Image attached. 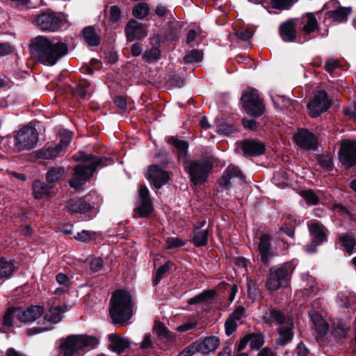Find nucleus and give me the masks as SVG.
Listing matches in <instances>:
<instances>
[{
    "label": "nucleus",
    "instance_id": "f257e3e1",
    "mask_svg": "<svg viewBox=\"0 0 356 356\" xmlns=\"http://www.w3.org/2000/svg\"><path fill=\"white\" fill-rule=\"evenodd\" d=\"M29 47L32 55L40 63L50 66L55 65L68 51L65 43L44 36L33 38Z\"/></svg>",
    "mask_w": 356,
    "mask_h": 356
},
{
    "label": "nucleus",
    "instance_id": "f03ea898",
    "mask_svg": "<svg viewBox=\"0 0 356 356\" xmlns=\"http://www.w3.org/2000/svg\"><path fill=\"white\" fill-rule=\"evenodd\" d=\"M134 302L126 291L113 292L109 302V315L115 325H125L133 316Z\"/></svg>",
    "mask_w": 356,
    "mask_h": 356
},
{
    "label": "nucleus",
    "instance_id": "7ed1b4c3",
    "mask_svg": "<svg viewBox=\"0 0 356 356\" xmlns=\"http://www.w3.org/2000/svg\"><path fill=\"white\" fill-rule=\"evenodd\" d=\"M264 321L268 326L277 325L276 343L280 346H286L293 338L294 327L292 318L286 314L275 309H270L264 315Z\"/></svg>",
    "mask_w": 356,
    "mask_h": 356
},
{
    "label": "nucleus",
    "instance_id": "20e7f679",
    "mask_svg": "<svg viewBox=\"0 0 356 356\" xmlns=\"http://www.w3.org/2000/svg\"><path fill=\"white\" fill-rule=\"evenodd\" d=\"M102 163V160L92 154L85 155L81 163L76 165L74 176L70 181V186L78 188L89 180L97 167Z\"/></svg>",
    "mask_w": 356,
    "mask_h": 356
},
{
    "label": "nucleus",
    "instance_id": "39448f33",
    "mask_svg": "<svg viewBox=\"0 0 356 356\" xmlns=\"http://www.w3.org/2000/svg\"><path fill=\"white\" fill-rule=\"evenodd\" d=\"M183 162L184 170L189 175L192 185L195 186L205 183L213 169V163L205 159L184 160Z\"/></svg>",
    "mask_w": 356,
    "mask_h": 356
},
{
    "label": "nucleus",
    "instance_id": "423d86ee",
    "mask_svg": "<svg viewBox=\"0 0 356 356\" xmlns=\"http://www.w3.org/2000/svg\"><path fill=\"white\" fill-rule=\"evenodd\" d=\"M293 270V266L289 263L270 268L266 276V286L267 289L270 291H275L286 286Z\"/></svg>",
    "mask_w": 356,
    "mask_h": 356
},
{
    "label": "nucleus",
    "instance_id": "0eeeda50",
    "mask_svg": "<svg viewBox=\"0 0 356 356\" xmlns=\"http://www.w3.org/2000/svg\"><path fill=\"white\" fill-rule=\"evenodd\" d=\"M97 340L94 337L72 335L65 339L60 345L59 356H73L79 350L94 348Z\"/></svg>",
    "mask_w": 356,
    "mask_h": 356
},
{
    "label": "nucleus",
    "instance_id": "6e6552de",
    "mask_svg": "<svg viewBox=\"0 0 356 356\" xmlns=\"http://www.w3.org/2000/svg\"><path fill=\"white\" fill-rule=\"evenodd\" d=\"M38 133L32 127H24L15 135V147L19 151L31 150L38 142Z\"/></svg>",
    "mask_w": 356,
    "mask_h": 356
},
{
    "label": "nucleus",
    "instance_id": "1a4fd4ad",
    "mask_svg": "<svg viewBox=\"0 0 356 356\" xmlns=\"http://www.w3.org/2000/svg\"><path fill=\"white\" fill-rule=\"evenodd\" d=\"M241 101L248 114L254 117L264 114L265 111L264 105L257 90L250 89L246 91L242 96Z\"/></svg>",
    "mask_w": 356,
    "mask_h": 356
},
{
    "label": "nucleus",
    "instance_id": "9d476101",
    "mask_svg": "<svg viewBox=\"0 0 356 356\" xmlns=\"http://www.w3.org/2000/svg\"><path fill=\"white\" fill-rule=\"evenodd\" d=\"M35 22L41 30L51 32L57 31L63 24L61 18L51 10H47L38 15Z\"/></svg>",
    "mask_w": 356,
    "mask_h": 356
},
{
    "label": "nucleus",
    "instance_id": "9b49d317",
    "mask_svg": "<svg viewBox=\"0 0 356 356\" xmlns=\"http://www.w3.org/2000/svg\"><path fill=\"white\" fill-rule=\"evenodd\" d=\"M339 158L341 163L346 167L350 168L356 165V140H342Z\"/></svg>",
    "mask_w": 356,
    "mask_h": 356
},
{
    "label": "nucleus",
    "instance_id": "f8f14e48",
    "mask_svg": "<svg viewBox=\"0 0 356 356\" xmlns=\"http://www.w3.org/2000/svg\"><path fill=\"white\" fill-rule=\"evenodd\" d=\"M330 101L324 90L318 91L314 99L307 104L309 114L313 117H317L327 111L330 106Z\"/></svg>",
    "mask_w": 356,
    "mask_h": 356
},
{
    "label": "nucleus",
    "instance_id": "ddd939ff",
    "mask_svg": "<svg viewBox=\"0 0 356 356\" xmlns=\"http://www.w3.org/2000/svg\"><path fill=\"white\" fill-rule=\"evenodd\" d=\"M145 177L157 189L161 188L170 180V174L158 165H150Z\"/></svg>",
    "mask_w": 356,
    "mask_h": 356
},
{
    "label": "nucleus",
    "instance_id": "4468645a",
    "mask_svg": "<svg viewBox=\"0 0 356 356\" xmlns=\"http://www.w3.org/2000/svg\"><path fill=\"white\" fill-rule=\"evenodd\" d=\"M139 200L135 209L136 214L140 218L149 216L153 211L152 202L149 197V192L146 186H140L138 192Z\"/></svg>",
    "mask_w": 356,
    "mask_h": 356
},
{
    "label": "nucleus",
    "instance_id": "2eb2a0df",
    "mask_svg": "<svg viewBox=\"0 0 356 356\" xmlns=\"http://www.w3.org/2000/svg\"><path fill=\"white\" fill-rule=\"evenodd\" d=\"M296 144L302 149H315L317 146V139L314 134L305 129H300L294 135Z\"/></svg>",
    "mask_w": 356,
    "mask_h": 356
},
{
    "label": "nucleus",
    "instance_id": "dca6fc26",
    "mask_svg": "<svg viewBox=\"0 0 356 356\" xmlns=\"http://www.w3.org/2000/svg\"><path fill=\"white\" fill-rule=\"evenodd\" d=\"M15 314V316L19 317V322L29 323L39 318L44 314V309L40 306H31L26 309L19 308Z\"/></svg>",
    "mask_w": 356,
    "mask_h": 356
},
{
    "label": "nucleus",
    "instance_id": "f3484780",
    "mask_svg": "<svg viewBox=\"0 0 356 356\" xmlns=\"http://www.w3.org/2000/svg\"><path fill=\"white\" fill-rule=\"evenodd\" d=\"M125 33L129 42L135 39H142L147 34L146 26L136 20H131L128 22L125 28Z\"/></svg>",
    "mask_w": 356,
    "mask_h": 356
},
{
    "label": "nucleus",
    "instance_id": "a211bd4d",
    "mask_svg": "<svg viewBox=\"0 0 356 356\" xmlns=\"http://www.w3.org/2000/svg\"><path fill=\"white\" fill-rule=\"evenodd\" d=\"M244 175L238 167L230 164L227 166L224 172V174L220 179V184L225 188H229L232 186V181L234 179H238L243 181Z\"/></svg>",
    "mask_w": 356,
    "mask_h": 356
},
{
    "label": "nucleus",
    "instance_id": "6ab92c4d",
    "mask_svg": "<svg viewBox=\"0 0 356 356\" xmlns=\"http://www.w3.org/2000/svg\"><path fill=\"white\" fill-rule=\"evenodd\" d=\"M296 19H290L282 22L279 27V33L283 41L293 42L296 39Z\"/></svg>",
    "mask_w": 356,
    "mask_h": 356
},
{
    "label": "nucleus",
    "instance_id": "aec40b11",
    "mask_svg": "<svg viewBox=\"0 0 356 356\" xmlns=\"http://www.w3.org/2000/svg\"><path fill=\"white\" fill-rule=\"evenodd\" d=\"M89 197L75 200H71L67 202L66 207L71 213H86L92 209V205L89 202Z\"/></svg>",
    "mask_w": 356,
    "mask_h": 356
},
{
    "label": "nucleus",
    "instance_id": "412c9836",
    "mask_svg": "<svg viewBox=\"0 0 356 356\" xmlns=\"http://www.w3.org/2000/svg\"><path fill=\"white\" fill-rule=\"evenodd\" d=\"M270 237L269 235L263 234L259 238L258 249L261 254V261L264 264H268L270 259L274 254L270 248Z\"/></svg>",
    "mask_w": 356,
    "mask_h": 356
},
{
    "label": "nucleus",
    "instance_id": "4be33fe9",
    "mask_svg": "<svg viewBox=\"0 0 356 356\" xmlns=\"http://www.w3.org/2000/svg\"><path fill=\"white\" fill-rule=\"evenodd\" d=\"M199 350V353L202 354H209L215 351L220 346V339L216 336L205 337L203 340L195 341Z\"/></svg>",
    "mask_w": 356,
    "mask_h": 356
},
{
    "label": "nucleus",
    "instance_id": "5701e85b",
    "mask_svg": "<svg viewBox=\"0 0 356 356\" xmlns=\"http://www.w3.org/2000/svg\"><path fill=\"white\" fill-rule=\"evenodd\" d=\"M296 24H300V29L306 34L314 32L318 29L317 20L312 13H307L300 19H296Z\"/></svg>",
    "mask_w": 356,
    "mask_h": 356
},
{
    "label": "nucleus",
    "instance_id": "b1692460",
    "mask_svg": "<svg viewBox=\"0 0 356 356\" xmlns=\"http://www.w3.org/2000/svg\"><path fill=\"white\" fill-rule=\"evenodd\" d=\"M244 155L245 156H259L262 154L265 150V145L255 140H246L241 145Z\"/></svg>",
    "mask_w": 356,
    "mask_h": 356
},
{
    "label": "nucleus",
    "instance_id": "393cba45",
    "mask_svg": "<svg viewBox=\"0 0 356 356\" xmlns=\"http://www.w3.org/2000/svg\"><path fill=\"white\" fill-rule=\"evenodd\" d=\"M338 240L342 250L348 255H351L356 246L355 236L353 233L341 234L338 236Z\"/></svg>",
    "mask_w": 356,
    "mask_h": 356
},
{
    "label": "nucleus",
    "instance_id": "a878e982",
    "mask_svg": "<svg viewBox=\"0 0 356 356\" xmlns=\"http://www.w3.org/2000/svg\"><path fill=\"white\" fill-rule=\"evenodd\" d=\"M67 309V307L65 305L51 307L44 314V318L51 324H56L61 321L63 314L65 312Z\"/></svg>",
    "mask_w": 356,
    "mask_h": 356
},
{
    "label": "nucleus",
    "instance_id": "bb28decb",
    "mask_svg": "<svg viewBox=\"0 0 356 356\" xmlns=\"http://www.w3.org/2000/svg\"><path fill=\"white\" fill-rule=\"evenodd\" d=\"M309 230L314 237V242L316 244H321L327 240L324 227L321 224L312 221L308 223Z\"/></svg>",
    "mask_w": 356,
    "mask_h": 356
},
{
    "label": "nucleus",
    "instance_id": "cd10ccee",
    "mask_svg": "<svg viewBox=\"0 0 356 356\" xmlns=\"http://www.w3.org/2000/svg\"><path fill=\"white\" fill-rule=\"evenodd\" d=\"M110 348L115 353L120 354L130 346L129 341L118 334H112L109 335Z\"/></svg>",
    "mask_w": 356,
    "mask_h": 356
},
{
    "label": "nucleus",
    "instance_id": "c85d7f7f",
    "mask_svg": "<svg viewBox=\"0 0 356 356\" xmlns=\"http://www.w3.org/2000/svg\"><path fill=\"white\" fill-rule=\"evenodd\" d=\"M65 154L62 147H59L57 145L49 146L40 149L38 152V158L43 159H54L58 156H61Z\"/></svg>",
    "mask_w": 356,
    "mask_h": 356
},
{
    "label": "nucleus",
    "instance_id": "c756f323",
    "mask_svg": "<svg viewBox=\"0 0 356 356\" xmlns=\"http://www.w3.org/2000/svg\"><path fill=\"white\" fill-rule=\"evenodd\" d=\"M51 186L42 181H35L33 184V191L36 199H42L50 196Z\"/></svg>",
    "mask_w": 356,
    "mask_h": 356
},
{
    "label": "nucleus",
    "instance_id": "7c9ffc66",
    "mask_svg": "<svg viewBox=\"0 0 356 356\" xmlns=\"http://www.w3.org/2000/svg\"><path fill=\"white\" fill-rule=\"evenodd\" d=\"M310 317L314 323L316 332L318 334L319 336H324L327 332V323L320 314L315 312H312V313L310 314Z\"/></svg>",
    "mask_w": 356,
    "mask_h": 356
},
{
    "label": "nucleus",
    "instance_id": "2f4dec72",
    "mask_svg": "<svg viewBox=\"0 0 356 356\" xmlns=\"http://www.w3.org/2000/svg\"><path fill=\"white\" fill-rule=\"evenodd\" d=\"M216 292L215 290L204 291L199 295L190 298L188 300V303L190 305H194L197 303L210 304L215 296Z\"/></svg>",
    "mask_w": 356,
    "mask_h": 356
},
{
    "label": "nucleus",
    "instance_id": "473e14b6",
    "mask_svg": "<svg viewBox=\"0 0 356 356\" xmlns=\"http://www.w3.org/2000/svg\"><path fill=\"white\" fill-rule=\"evenodd\" d=\"M301 276L303 282L305 283V293L307 296L316 294L318 289L316 287V282L315 278L308 273H302Z\"/></svg>",
    "mask_w": 356,
    "mask_h": 356
},
{
    "label": "nucleus",
    "instance_id": "72a5a7b5",
    "mask_svg": "<svg viewBox=\"0 0 356 356\" xmlns=\"http://www.w3.org/2000/svg\"><path fill=\"white\" fill-rule=\"evenodd\" d=\"M67 174L63 167L51 168L47 173L46 178L49 183H56L61 180Z\"/></svg>",
    "mask_w": 356,
    "mask_h": 356
},
{
    "label": "nucleus",
    "instance_id": "f704fd0d",
    "mask_svg": "<svg viewBox=\"0 0 356 356\" xmlns=\"http://www.w3.org/2000/svg\"><path fill=\"white\" fill-rule=\"evenodd\" d=\"M154 330L161 340L167 342H171L174 341L173 334L167 329V327L161 322L155 323Z\"/></svg>",
    "mask_w": 356,
    "mask_h": 356
},
{
    "label": "nucleus",
    "instance_id": "c9c22d12",
    "mask_svg": "<svg viewBox=\"0 0 356 356\" xmlns=\"http://www.w3.org/2000/svg\"><path fill=\"white\" fill-rule=\"evenodd\" d=\"M85 41L90 46H97L99 44L100 38L92 26L86 27L83 31Z\"/></svg>",
    "mask_w": 356,
    "mask_h": 356
},
{
    "label": "nucleus",
    "instance_id": "e433bc0d",
    "mask_svg": "<svg viewBox=\"0 0 356 356\" xmlns=\"http://www.w3.org/2000/svg\"><path fill=\"white\" fill-rule=\"evenodd\" d=\"M208 240V230L200 229V227H196L194 230L193 237L192 239L193 243L197 246L205 245Z\"/></svg>",
    "mask_w": 356,
    "mask_h": 356
},
{
    "label": "nucleus",
    "instance_id": "4c0bfd02",
    "mask_svg": "<svg viewBox=\"0 0 356 356\" xmlns=\"http://www.w3.org/2000/svg\"><path fill=\"white\" fill-rule=\"evenodd\" d=\"M19 310V308L9 309L3 316V325L6 327L17 326L19 327V317L15 316V312Z\"/></svg>",
    "mask_w": 356,
    "mask_h": 356
},
{
    "label": "nucleus",
    "instance_id": "58836bf2",
    "mask_svg": "<svg viewBox=\"0 0 356 356\" xmlns=\"http://www.w3.org/2000/svg\"><path fill=\"white\" fill-rule=\"evenodd\" d=\"M351 13L350 7H341L330 12V16L334 21L339 23L346 22L348 15Z\"/></svg>",
    "mask_w": 356,
    "mask_h": 356
},
{
    "label": "nucleus",
    "instance_id": "ea45409f",
    "mask_svg": "<svg viewBox=\"0 0 356 356\" xmlns=\"http://www.w3.org/2000/svg\"><path fill=\"white\" fill-rule=\"evenodd\" d=\"M92 90L90 83L87 81H83L74 90V94L82 99H86L89 97L90 95L92 92Z\"/></svg>",
    "mask_w": 356,
    "mask_h": 356
},
{
    "label": "nucleus",
    "instance_id": "a19ab883",
    "mask_svg": "<svg viewBox=\"0 0 356 356\" xmlns=\"http://www.w3.org/2000/svg\"><path fill=\"white\" fill-rule=\"evenodd\" d=\"M133 15L138 19H143L148 15L149 13V4L143 2L137 4L132 10Z\"/></svg>",
    "mask_w": 356,
    "mask_h": 356
},
{
    "label": "nucleus",
    "instance_id": "79ce46f5",
    "mask_svg": "<svg viewBox=\"0 0 356 356\" xmlns=\"http://www.w3.org/2000/svg\"><path fill=\"white\" fill-rule=\"evenodd\" d=\"M168 143L175 146L178 150H179V156L181 155H183L184 157L186 156L188 145L186 141L172 136L168 139Z\"/></svg>",
    "mask_w": 356,
    "mask_h": 356
},
{
    "label": "nucleus",
    "instance_id": "37998d69",
    "mask_svg": "<svg viewBox=\"0 0 356 356\" xmlns=\"http://www.w3.org/2000/svg\"><path fill=\"white\" fill-rule=\"evenodd\" d=\"M14 265L11 261L0 260V277H8L14 271Z\"/></svg>",
    "mask_w": 356,
    "mask_h": 356
},
{
    "label": "nucleus",
    "instance_id": "c03bdc74",
    "mask_svg": "<svg viewBox=\"0 0 356 356\" xmlns=\"http://www.w3.org/2000/svg\"><path fill=\"white\" fill-rule=\"evenodd\" d=\"M272 100L275 106L280 109H289L292 104L291 99L285 96L277 95L272 97Z\"/></svg>",
    "mask_w": 356,
    "mask_h": 356
},
{
    "label": "nucleus",
    "instance_id": "a18cd8bd",
    "mask_svg": "<svg viewBox=\"0 0 356 356\" xmlns=\"http://www.w3.org/2000/svg\"><path fill=\"white\" fill-rule=\"evenodd\" d=\"M172 263L168 261L157 269L154 281L155 285H157L160 282L163 275L172 267Z\"/></svg>",
    "mask_w": 356,
    "mask_h": 356
},
{
    "label": "nucleus",
    "instance_id": "49530a36",
    "mask_svg": "<svg viewBox=\"0 0 356 356\" xmlns=\"http://www.w3.org/2000/svg\"><path fill=\"white\" fill-rule=\"evenodd\" d=\"M248 337L252 348L259 350L263 346L264 337L261 334H251Z\"/></svg>",
    "mask_w": 356,
    "mask_h": 356
},
{
    "label": "nucleus",
    "instance_id": "de8ad7c7",
    "mask_svg": "<svg viewBox=\"0 0 356 356\" xmlns=\"http://www.w3.org/2000/svg\"><path fill=\"white\" fill-rule=\"evenodd\" d=\"M289 172L283 168L276 171L273 176V181L276 185L285 184L288 181Z\"/></svg>",
    "mask_w": 356,
    "mask_h": 356
},
{
    "label": "nucleus",
    "instance_id": "09e8293b",
    "mask_svg": "<svg viewBox=\"0 0 356 356\" xmlns=\"http://www.w3.org/2000/svg\"><path fill=\"white\" fill-rule=\"evenodd\" d=\"M298 0H272L273 7L279 10H288Z\"/></svg>",
    "mask_w": 356,
    "mask_h": 356
},
{
    "label": "nucleus",
    "instance_id": "8fccbe9b",
    "mask_svg": "<svg viewBox=\"0 0 356 356\" xmlns=\"http://www.w3.org/2000/svg\"><path fill=\"white\" fill-rule=\"evenodd\" d=\"M72 138V133L65 131L60 134V143L57 145L59 147H62L63 151L65 152L66 149Z\"/></svg>",
    "mask_w": 356,
    "mask_h": 356
},
{
    "label": "nucleus",
    "instance_id": "3c124183",
    "mask_svg": "<svg viewBox=\"0 0 356 356\" xmlns=\"http://www.w3.org/2000/svg\"><path fill=\"white\" fill-rule=\"evenodd\" d=\"M161 57V51L156 47L146 50L143 54V58L148 62L157 60Z\"/></svg>",
    "mask_w": 356,
    "mask_h": 356
},
{
    "label": "nucleus",
    "instance_id": "603ef678",
    "mask_svg": "<svg viewBox=\"0 0 356 356\" xmlns=\"http://www.w3.org/2000/svg\"><path fill=\"white\" fill-rule=\"evenodd\" d=\"M202 59V54L198 50H192L190 53L186 55L184 58V61L186 63H194L201 61Z\"/></svg>",
    "mask_w": 356,
    "mask_h": 356
},
{
    "label": "nucleus",
    "instance_id": "864d4df0",
    "mask_svg": "<svg viewBox=\"0 0 356 356\" xmlns=\"http://www.w3.org/2000/svg\"><path fill=\"white\" fill-rule=\"evenodd\" d=\"M301 195L308 204L315 205L319 202L318 197L311 190L302 191Z\"/></svg>",
    "mask_w": 356,
    "mask_h": 356
},
{
    "label": "nucleus",
    "instance_id": "5fc2aeb1",
    "mask_svg": "<svg viewBox=\"0 0 356 356\" xmlns=\"http://www.w3.org/2000/svg\"><path fill=\"white\" fill-rule=\"evenodd\" d=\"M196 353H199V350L196 342H193L186 346L181 352H180L178 356H193Z\"/></svg>",
    "mask_w": 356,
    "mask_h": 356
},
{
    "label": "nucleus",
    "instance_id": "6e6d98bb",
    "mask_svg": "<svg viewBox=\"0 0 356 356\" xmlns=\"http://www.w3.org/2000/svg\"><path fill=\"white\" fill-rule=\"evenodd\" d=\"M318 163L325 170H329L332 168V160L331 156L327 154L320 156Z\"/></svg>",
    "mask_w": 356,
    "mask_h": 356
},
{
    "label": "nucleus",
    "instance_id": "4d7b16f0",
    "mask_svg": "<svg viewBox=\"0 0 356 356\" xmlns=\"http://www.w3.org/2000/svg\"><path fill=\"white\" fill-rule=\"evenodd\" d=\"M252 35L253 32L247 29H243L236 32V36L243 42L248 41L252 37Z\"/></svg>",
    "mask_w": 356,
    "mask_h": 356
},
{
    "label": "nucleus",
    "instance_id": "13d9d810",
    "mask_svg": "<svg viewBox=\"0 0 356 356\" xmlns=\"http://www.w3.org/2000/svg\"><path fill=\"white\" fill-rule=\"evenodd\" d=\"M110 18L113 22H118L121 19L122 13L117 6H112L110 8Z\"/></svg>",
    "mask_w": 356,
    "mask_h": 356
},
{
    "label": "nucleus",
    "instance_id": "bf43d9fd",
    "mask_svg": "<svg viewBox=\"0 0 356 356\" xmlns=\"http://www.w3.org/2000/svg\"><path fill=\"white\" fill-rule=\"evenodd\" d=\"M103 265V259L99 257H95L91 259L90 262V268L93 273H96L102 269Z\"/></svg>",
    "mask_w": 356,
    "mask_h": 356
},
{
    "label": "nucleus",
    "instance_id": "052dcab7",
    "mask_svg": "<svg viewBox=\"0 0 356 356\" xmlns=\"http://www.w3.org/2000/svg\"><path fill=\"white\" fill-rule=\"evenodd\" d=\"M237 327L236 322L232 318H228L225 323V333L227 336L231 335Z\"/></svg>",
    "mask_w": 356,
    "mask_h": 356
},
{
    "label": "nucleus",
    "instance_id": "680f3d73",
    "mask_svg": "<svg viewBox=\"0 0 356 356\" xmlns=\"http://www.w3.org/2000/svg\"><path fill=\"white\" fill-rule=\"evenodd\" d=\"M184 245V243L178 238H168L167 241V248H173L181 247Z\"/></svg>",
    "mask_w": 356,
    "mask_h": 356
},
{
    "label": "nucleus",
    "instance_id": "e2e57ef3",
    "mask_svg": "<svg viewBox=\"0 0 356 356\" xmlns=\"http://www.w3.org/2000/svg\"><path fill=\"white\" fill-rule=\"evenodd\" d=\"M74 238L78 241L86 242L91 239V234L90 232L83 230L81 232H78Z\"/></svg>",
    "mask_w": 356,
    "mask_h": 356
},
{
    "label": "nucleus",
    "instance_id": "0e129e2a",
    "mask_svg": "<svg viewBox=\"0 0 356 356\" xmlns=\"http://www.w3.org/2000/svg\"><path fill=\"white\" fill-rule=\"evenodd\" d=\"M339 66L338 61L333 58H330L326 62L325 68L327 72H332L334 69Z\"/></svg>",
    "mask_w": 356,
    "mask_h": 356
},
{
    "label": "nucleus",
    "instance_id": "69168bd1",
    "mask_svg": "<svg viewBox=\"0 0 356 356\" xmlns=\"http://www.w3.org/2000/svg\"><path fill=\"white\" fill-rule=\"evenodd\" d=\"M114 103L117 107H118L122 111H125L127 108V101L125 98L122 96H118L115 100Z\"/></svg>",
    "mask_w": 356,
    "mask_h": 356
},
{
    "label": "nucleus",
    "instance_id": "338daca9",
    "mask_svg": "<svg viewBox=\"0 0 356 356\" xmlns=\"http://www.w3.org/2000/svg\"><path fill=\"white\" fill-rule=\"evenodd\" d=\"M152 347V341L150 334H145L143 340L141 342L140 348L142 349H149Z\"/></svg>",
    "mask_w": 356,
    "mask_h": 356
},
{
    "label": "nucleus",
    "instance_id": "774afa93",
    "mask_svg": "<svg viewBox=\"0 0 356 356\" xmlns=\"http://www.w3.org/2000/svg\"><path fill=\"white\" fill-rule=\"evenodd\" d=\"M196 325H197L196 322L186 323L180 326H178L177 327V330L179 332H186V331H188L189 330L194 328L196 326Z\"/></svg>",
    "mask_w": 356,
    "mask_h": 356
}]
</instances>
